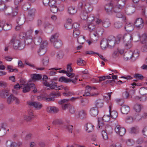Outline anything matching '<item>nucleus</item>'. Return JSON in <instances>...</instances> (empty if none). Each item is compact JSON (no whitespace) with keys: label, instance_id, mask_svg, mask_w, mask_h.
<instances>
[{"label":"nucleus","instance_id":"1","mask_svg":"<svg viewBox=\"0 0 147 147\" xmlns=\"http://www.w3.org/2000/svg\"><path fill=\"white\" fill-rule=\"evenodd\" d=\"M0 11H4L7 16L13 17L18 14V7L12 8L11 7L7 5L4 3H1L0 4Z\"/></svg>","mask_w":147,"mask_h":147},{"label":"nucleus","instance_id":"2","mask_svg":"<svg viewBox=\"0 0 147 147\" xmlns=\"http://www.w3.org/2000/svg\"><path fill=\"white\" fill-rule=\"evenodd\" d=\"M60 96L61 94L59 93L52 92L49 95H47L46 94H41L37 97V99L40 101L43 100L46 102H49L54 100V96Z\"/></svg>","mask_w":147,"mask_h":147},{"label":"nucleus","instance_id":"3","mask_svg":"<svg viewBox=\"0 0 147 147\" xmlns=\"http://www.w3.org/2000/svg\"><path fill=\"white\" fill-rule=\"evenodd\" d=\"M10 43L12 46L13 49L15 50H22L25 46L24 43L21 42L15 36L12 38L10 41Z\"/></svg>","mask_w":147,"mask_h":147},{"label":"nucleus","instance_id":"4","mask_svg":"<svg viewBox=\"0 0 147 147\" xmlns=\"http://www.w3.org/2000/svg\"><path fill=\"white\" fill-rule=\"evenodd\" d=\"M122 37L125 48L127 49L130 48L132 46L131 41L133 40L132 35L127 33L125 34Z\"/></svg>","mask_w":147,"mask_h":147},{"label":"nucleus","instance_id":"5","mask_svg":"<svg viewBox=\"0 0 147 147\" xmlns=\"http://www.w3.org/2000/svg\"><path fill=\"white\" fill-rule=\"evenodd\" d=\"M116 1V4L113 7L114 12H117L124 7L127 0H115Z\"/></svg>","mask_w":147,"mask_h":147},{"label":"nucleus","instance_id":"6","mask_svg":"<svg viewBox=\"0 0 147 147\" xmlns=\"http://www.w3.org/2000/svg\"><path fill=\"white\" fill-rule=\"evenodd\" d=\"M79 6L80 7L82 10H84L88 13L92 11L93 10L92 5L88 3H86L83 5L82 3L80 2L79 3Z\"/></svg>","mask_w":147,"mask_h":147},{"label":"nucleus","instance_id":"7","mask_svg":"<svg viewBox=\"0 0 147 147\" xmlns=\"http://www.w3.org/2000/svg\"><path fill=\"white\" fill-rule=\"evenodd\" d=\"M27 103L29 106L32 107L37 110L40 109L42 107L41 104L37 102L30 101L27 102Z\"/></svg>","mask_w":147,"mask_h":147},{"label":"nucleus","instance_id":"8","mask_svg":"<svg viewBox=\"0 0 147 147\" xmlns=\"http://www.w3.org/2000/svg\"><path fill=\"white\" fill-rule=\"evenodd\" d=\"M134 25L137 29H140L142 28L144 26L143 20L142 18L137 19L134 22Z\"/></svg>","mask_w":147,"mask_h":147},{"label":"nucleus","instance_id":"9","mask_svg":"<svg viewBox=\"0 0 147 147\" xmlns=\"http://www.w3.org/2000/svg\"><path fill=\"white\" fill-rule=\"evenodd\" d=\"M78 78L76 77H75L74 79L71 80L70 79L66 78L65 77L62 76L59 78V81L61 82H63L66 83L72 82L73 83L75 84Z\"/></svg>","mask_w":147,"mask_h":147},{"label":"nucleus","instance_id":"10","mask_svg":"<svg viewBox=\"0 0 147 147\" xmlns=\"http://www.w3.org/2000/svg\"><path fill=\"white\" fill-rule=\"evenodd\" d=\"M115 130L117 134L121 136L124 135L126 132L125 129L121 127L119 125H118L115 127Z\"/></svg>","mask_w":147,"mask_h":147},{"label":"nucleus","instance_id":"11","mask_svg":"<svg viewBox=\"0 0 147 147\" xmlns=\"http://www.w3.org/2000/svg\"><path fill=\"white\" fill-rule=\"evenodd\" d=\"M113 3L112 1L111 2L105 5V8L106 11L107 13L110 14L113 12H114L113 7Z\"/></svg>","mask_w":147,"mask_h":147},{"label":"nucleus","instance_id":"12","mask_svg":"<svg viewBox=\"0 0 147 147\" xmlns=\"http://www.w3.org/2000/svg\"><path fill=\"white\" fill-rule=\"evenodd\" d=\"M34 84L33 83L28 84H22L23 92L24 93H26L30 90V88L34 86Z\"/></svg>","mask_w":147,"mask_h":147},{"label":"nucleus","instance_id":"13","mask_svg":"<svg viewBox=\"0 0 147 147\" xmlns=\"http://www.w3.org/2000/svg\"><path fill=\"white\" fill-rule=\"evenodd\" d=\"M35 11L36 10L35 9H32L29 10L27 17V19L28 21H31L34 19Z\"/></svg>","mask_w":147,"mask_h":147},{"label":"nucleus","instance_id":"14","mask_svg":"<svg viewBox=\"0 0 147 147\" xmlns=\"http://www.w3.org/2000/svg\"><path fill=\"white\" fill-rule=\"evenodd\" d=\"M112 104L110 102L109 104V111L110 112V115H111V117L113 119H115L118 116V113L117 112L115 111H111V108L112 107Z\"/></svg>","mask_w":147,"mask_h":147},{"label":"nucleus","instance_id":"15","mask_svg":"<svg viewBox=\"0 0 147 147\" xmlns=\"http://www.w3.org/2000/svg\"><path fill=\"white\" fill-rule=\"evenodd\" d=\"M63 6L62 4L59 5L50 7V10L53 13H55L57 12L58 10H63Z\"/></svg>","mask_w":147,"mask_h":147},{"label":"nucleus","instance_id":"16","mask_svg":"<svg viewBox=\"0 0 147 147\" xmlns=\"http://www.w3.org/2000/svg\"><path fill=\"white\" fill-rule=\"evenodd\" d=\"M44 28L47 32L48 33H50L52 32L53 30L54 27L51 24L47 22L45 24Z\"/></svg>","mask_w":147,"mask_h":147},{"label":"nucleus","instance_id":"17","mask_svg":"<svg viewBox=\"0 0 147 147\" xmlns=\"http://www.w3.org/2000/svg\"><path fill=\"white\" fill-rule=\"evenodd\" d=\"M115 39L114 36H109L108 40L109 47L110 48L113 47L115 43Z\"/></svg>","mask_w":147,"mask_h":147},{"label":"nucleus","instance_id":"18","mask_svg":"<svg viewBox=\"0 0 147 147\" xmlns=\"http://www.w3.org/2000/svg\"><path fill=\"white\" fill-rule=\"evenodd\" d=\"M45 83V86L49 87L51 89H55L57 87V83L54 82L52 80L48 81L47 83Z\"/></svg>","mask_w":147,"mask_h":147},{"label":"nucleus","instance_id":"19","mask_svg":"<svg viewBox=\"0 0 147 147\" xmlns=\"http://www.w3.org/2000/svg\"><path fill=\"white\" fill-rule=\"evenodd\" d=\"M30 77L32 81L34 82L40 80L42 78V76L39 74H33L30 75Z\"/></svg>","mask_w":147,"mask_h":147},{"label":"nucleus","instance_id":"20","mask_svg":"<svg viewBox=\"0 0 147 147\" xmlns=\"http://www.w3.org/2000/svg\"><path fill=\"white\" fill-rule=\"evenodd\" d=\"M90 114L93 117H95L97 115L98 113V108L97 107H93L90 110Z\"/></svg>","mask_w":147,"mask_h":147},{"label":"nucleus","instance_id":"21","mask_svg":"<svg viewBox=\"0 0 147 147\" xmlns=\"http://www.w3.org/2000/svg\"><path fill=\"white\" fill-rule=\"evenodd\" d=\"M96 107L98 108H101L103 107L104 102L103 100L102 99H98L95 102Z\"/></svg>","mask_w":147,"mask_h":147},{"label":"nucleus","instance_id":"22","mask_svg":"<svg viewBox=\"0 0 147 147\" xmlns=\"http://www.w3.org/2000/svg\"><path fill=\"white\" fill-rule=\"evenodd\" d=\"M87 113L86 111L84 110H82L79 111L78 116H77V118H80L83 119L86 118Z\"/></svg>","mask_w":147,"mask_h":147},{"label":"nucleus","instance_id":"23","mask_svg":"<svg viewBox=\"0 0 147 147\" xmlns=\"http://www.w3.org/2000/svg\"><path fill=\"white\" fill-rule=\"evenodd\" d=\"M52 44L55 49H58L61 47L63 45V43L62 41L59 39L56 41Z\"/></svg>","mask_w":147,"mask_h":147},{"label":"nucleus","instance_id":"24","mask_svg":"<svg viewBox=\"0 0 147 147\" xmlns=\"http://www.w3.org/2000/svg\"><path fill=\"white\" fill-rule=\"evenodd\" d=\"M121 110L123 114H127L130 111V108L128 106L123 105L121 107Z\"/></svg>","mask_w":147,"mask_h":147},{"label":"nucleus","instance_id":"25","mask_svg":"<svg viewBox=\"0 0 147 147\" xmlns=\"http://www.w3.org/2000/svg\"><path fill=\"white\" fill-rule=\"evenodd\" d=\"M132 52L129 51L124 54L123 58L125 60H127L132 58Z\"/></svg>","mask_w":147,"mask_h":147},{"label":"nucleus","instance_id":"26","mask_svg":"<svg viewBox=\"0 0 147 147\" xmlns=\"http://www.w3.org/2000/svg\"><path fill=\"white\" fill-rule=\"evenodd\" d=\"M101 47L102 49L106 48L109 47L108 40L106 39H103L100 42Z\"/></svg>","mask_w":147,"mask_h":147},{"label":"nucleus","instance_id":"27","mask_svg":"<svg viewBox=\"0 0 147 147\" xmlns=\"http://www.w3.org/2000/svg\"><path fill=\"white\" fill-rule=\"evenodd\" d=\"M59 34L57 33H56L52 35L50 38V41L52 43L55 42L56 41L59 40L58 38Z\"/></svg>","mask_w":147,"mask_h":147},{"label":"nucleus","instance_id":"28","mask_svg":"<svg viewBox=\"0 0 147 147\" xmlns=\"http://www.w3.org/2000/svg\"><path fill=\"white\" fill-rule=\"evenodd\" d=\"M138 36L140 38V41L142 43H145L147 40V35L146 33H144L142 36H140L139 34Z\"/></svg>","mask_w":147,"mask_h":147},{"label":"nucleus","instance_id":"29","mask_svg":"<svg viewBox=\"0 0 147 147\" xmlns=\"http://www.w3.org/2000/svg\"><path fill=\"white\" fill-rule=\"evenodd\" d=\"M86 127V131L88 133L91 132L93 130L94 126L90 123H87Z\"/></svg>","mask_w":147,"mask_h":147},{"label":"nucleus","instance_id":"30","mask_svg":"<svg viewBox=\"0 0 147 147\" xmlns=\"http://www.w3.org/2000/svg\"><path fill=\"white\" fill-rule=\"evenodd\" d=\"M47 111L48 112L52 113H57L59 111L58 108L54 107H48L47 109Z\"/></svg>","mask_w":147,"mask_h":147},{"label":"nucleus","instance_id":"31","mask_svg":"<svg viewBox=\"0 0 147 147\" xmlns=\"http://www.w3.org/2000/svg\"><path fill=\"white\" fill-rule=\"evenodd\" d=\"M6 145L7 147H16V142L10 140L6 141Z\"/></svg>","mask_w":147,"mask_h":147},{"label":"nucleus","instance_id":"32","mask_svg":"<svg viewBox=\"0 0 147 147\" xmlns=\"http://www.w3.org/2000/svg\"><path fill=\"white\" fill-rule=\"evenodd\" d=\"M82 11L81 12L80 14V17L83 20H86L87 19L88 16V12L84 10H82Z\"/></svg>","mask_w":147,"mask_h":147},{"label":"nucleus","instance_id":"33","mask_svg":"<svg viewBox=\"0 0 147 147\" xmlns=\"http://www.w3.org/2000/svg\"><path fill=\"white\" fill-rule=\"evenodd\" d=\"M49 58L47 56L44 57L42 60L43 65L45 66H47L49 63Z\"/></svg>","mask_w":147,"mask_h":147},{"label":"nucleus","instance_id":"34","mask_svg":"<svg viewBox=\"0 0 147 147\" xmlns=\"http://www.w3.org/2000/svg\"><path fill=\"white\" fill-rule=\"evenodd\" d=\"M92 90V87L88 85L86 87V90L85 93L83 94V96H89L90 95V92Z\"/></svg>","mask_w":147,"mask_h":147},{"label":"nucleus","instance_id":"35","mask_svg":"<svg viewBox=\"0 0 147 147\" xmlns=\"http://www.w3.org/2000/svg\"><path fill=\"white\" fill-rule=\"evenodd\" d=\"M119 11L118 12H115L117 13L116 14V17L118 18H122L123 21L125 22L126 19L125 16L121 12H120Z\"/></svg>","mask_w":147,"mask_h":147},{"label":"nucleus","instance_id":"36","mask_svg":"<svg viewBox=\"0 0 147 147\" xmlns=\"http://www.w3.org/2000/svg\"><path fill=\"white\" fill-rule=\"evenodd\" d=\"M85 37L82 35H80L77 37V41L78 43L80 44H83L85 41Z\"/></svg>","mask_w":147,"mask_h":147},{"label":"nucleus","instance_id":"37","mask_svg":"<svg viewBox=\"0 0 147 147\" xmlns=\"http://www.w3.org/2000/svg\"><path fill=\"white\" fill-rule=\"evenodd\" d=\"M102 24L105 28H107L110 25V23L109 20H103L102 22Z\"/></svg>","mask_w":147,"mask_h":147},{"label":"nucleus","instance_id":"38","mask_svg":"<svg viewBox=\"0 0 147 147\" xmlns=\"http://www.w3.org/2000/svg\"><path fill=\"white\" fill-rule=\"evenodd\" d=\"M139 92L142 95L147 94V87H143L140 88L139 90Z\"/></svg>","mask_w":147,"mask_h":147},{"label":"nucleus","instance_id":"39","mask_svg":"<svg viewBox=\"0 0 147 147\" xmlns=\"http://www.w3.org/2000/svg\"><path fill=\"white\" fill-rule=\"evenodd\" d=\"M59 2H58L57 0H50V2L49 5L50 7L52 6H54L57 5H59Z\"/></svg>","mask_w":147,"mask_h":147},{"label":"nucleus","instance_id":"40","mask_svg":"<svg viewBox=\"0 0 147 147\" xmlns=\"http://www.w3.org/2000/svg\"><path fill=\"white\" fill-rule=\"evenodd\" d=\"M139 131V128L138 126H135L131 128L130 133L131 134H136Z\"/></svg>","mask_w":147,"mask_h":147},{"label":"nucleus","instance_id":"41","mask_svg":"<svg viewBox=\"0 0 147 147\" xmlns=\"http://www.w3.org/2000/svg\"><path fill=\"white\" fill-rule=\"evenodd\" d=\"M64 127L66 129L68 132L72 133L73 131V126L68 124L64 125Z\"/></svg>","mask_w":147,"mask_h":147},{"label":"nucleus","instance_id":"42","mask_svg":"<svg viewBox=\"0 0 147 147\" xmlns=\"http://www.w3.org/2000/svg\"><path fill=\"white\" fill-rule=\"evenodd\" d=\"M4 124H2L1 125L0 127V135L2 136L5 134L6 130L4 127Z\"/></svg>","mask_w":147,"mask_h":147},{"label":"nucleus","instance_id":"43","mask_svg":"<svg viewBox=\"0 0 147 147\" xmlns=\"http://www.w3.org/2000/svg\"><path fill=\"white\" fill-rule=\"evenodd\" d=\"M76 10L75 8L72 6L69 7L68 9V11L69 14H74L76 12Z\"/></svg>","mask_w":147,"mask_h":147},{"label":"nucleus","instance_id":"44","mask_svg":"<svg viewBox=\"0 0 147 147\" xmlns=\"http://www.w3.org/2000/svg\"><path fill=\"white\" fill-rule=\"evenodd\" d=\"M136 8V7L134 6H132L127 9V12L128 14H131L135 12Z\"/></svg>","mask_w":147,"mask_h":147},{"label":"nucleus","instance_id":"45","mask_svg":"<svg viewBox=\"0 0 147 147\" xmlns=\"http://www.w3.org/2000/svg\"><path fill=\"white\" fill-rule=\"evenodd\" d=\"M14 96L12 94H11L7 98V102L8 104H11L13 101Z\"/></svg>","mask_w":147,"mask_h":147},{"label":"nucleus","instance_id":"46","mask_svg":"<svg viewBox=\"0 0 147 147\" xmlns=\"http://www.w3.org/2000/svg\"><path fill=\"white\" fill-rule=\"evenodd\" d=\"M125 28L127 31H131L133 30V27L131 24H126L125 25Z\"/></svg>","mask_w":147,"mask_h":147},{"label":"nucleus","instance_id":"47","mask_svg":"<svg viewBox=\"0 0 147 147\" xmlns=\"http://www.w3.org/2000/svg\"><path fill=\"white\" fill-rule=\"evenodd\" d=\"M11 25L8 23L5 24L2 27V28L5 30L7 31L10 30L11 28Z\"/></svg>","mask_w":147,"mask_h":147},{"label":"nucleus","instance_id":"48","mask_svg":"<svg viewBox=\"0 0 147 147\" xmlns=\"http://www.w3.org/2000/svg\"><path fill=\"white\" fill-rule=\"evenodd\" d=\"M63 123V121L62 120L56 119L53 121L52 123L54 125H58L61 124Z\"/></svg>","mask_w":147,"mask_h":147},{"label":"nucleus","instance_id":"49","mask_svg":"<svg viewBox=\"0 0 147 147\" xmlns=\"http://www.w3.org/2000/svg\"><path fill=\"white\" fill-rule=\"evenodd\" d=\"M9 95L8 91L7 90H3L0 94L1 96L3 98H5Z\"/></svg>","mask_w":147,"mask_h":147},{"label":"nucleus","instance_id":"50","mask_svg":"<svg viewBox=\"0 0 147 147\" xmlns=\"http://www.w3.org/2000/svg\"><path fill=\"white\" fill-rule=\"evenodd\" d=\"M80 31L78 30H74L73 35L74 37L77 38L80 35Z\"/></svg>","mask_w":147,"mask_h":147},{"label":"nucleus","instance_id":"51","mask_svg":"<svg viewBox=\"0 0 147 147\" xmlns=\"http://www.w3.org/2000/svg\"><path fill=\"white\" fill-rule=\"evenodd\" d=\"M134 109L136 112H140L141 109V105L140 104H136L134 107Z\"/></svg>","mask_w":147,"mask_h":147},{"label":"nucleus","instance_id":"52","mask_svg":"<svg viewBox=\"0 0 147 147\" xmlns=\"http://www.w3.org/2000/svg\"><path fill=\"white\" fill-rule=\"evenodd\" d=\"M47 51V49H41L40 48L39 51H38V53L40 56H42L46 53Z\"/></svg>","mask_w":147,"mask_h":147},{"label":"nucleus","instance_id":"53","mask_svg":"<svg viewBox=\"0 0 147 147\" xmlns=\"http://www.w3.org/2000/svg\"><path fill=\"white\" fill-rule=\"evenodd\" d=\"M24 22V20L23 18L19 17L17 19V23L19 25H22Z\"/></svg>","mask_w":147,"mask_h":147},{"label":"nucleus","instance_id":"54","mask_svg":"<svg viewBox=\"0 0 147 147\" xmlns=\"http://www.w3.org/2000/svg\"><path fill=\"white\" fill-rule=\"evenodd\" d=\"M88 28L89 31L91 32L94 30L95 26L93 24H90L88 25Z\"/></svg>","mask_w":147,"mask_h":147},{"label":"nucleus","instance_id":"55","mask_svg":"<svg viewBox=\"0 0 147 147\" xmlns=\"http://www.w3.org/2000/svg\"><path fill=\"white\" fill-rule=\"evenodd\" d=\"M123 24L122 22L119 21L116 22L114 24V27L117 28H121Z\"/></svg>","mask_w":147,"mask_h":147},{"label":"nucleus","instance_id":"56","mask_svg":"<svg viewBox=\"0 0 147 147\" xmlns=\"http://www.w3.org/2000/svg\"><path fill=\"white\" fill-rule=\"evenodd\" d=\"M34 41L36 44H40L42 41V39L40 36H38L34 39Z\"/></svg>","mask_w":147,"mask_h":147},{"label":"nucleus","instance_id":"57","mask_svg":"<svg viewBox=\"0 0 147 147\" xmlns=\"http://www.w3.org/2000/svg\"><path fill=\"white\" fill-rule=\"evenodd\" d=\"M48 45V42L46 41H43L41 45L40 48L41 49H46L47 50V47Z\"/></svg>","mask_w":147,"mask_h":147},{"label":"nucleus","instance_id":"58","mask_svg":"<svg viewBox=\"0 0 147 147\" xmlns=\"http://www.w3.org/2000/svg\"><path fill=\"white\" fill-rule=\"evenodd\" d=\"M108 134V133L106 132L104 130H103L102 131V136L104 139L106 140L108 139V137L107 135Z\"/></svg>","mask_w":147,"mask_h":147},{"label":"nucleus","instance_id":"59","mask_svg":"<svg viewBox=\"0 0 147 147\" xmlns=\"http://www.w3.org/2000/svg\"><path fill=\"white\" fill-rule=\"evenodd\" d=\"M69 100V99H64L60 100L58 102L59 104L63 105L65 104H67V102Z\"/></svg>","mask_w":147,"mask_h":147},{"label":"nucleus","instance_id":"60","mask_svg":"<svg viewBox=\"0 0 147 147\" xmlns=\"http://www.w3.org/2000/svg\"><path fill=\"white\" fill-rule=\"evenodd\" d=\"M139 55V54L137 51H134V53H132V58H134V59H136Z\"/></svg>","mask_w":147,"mask_h":147},{"label":"nucleus","instance_id":"61","mask_svg":"<svg viewBox=\"0 0 147 147\" xmlns=\"http://www.w3.org/2000/svg\"><path fill=\"white\" fill-rule=\"evenodd\" d=\"M106 132L108 134H111L112 132V129L110 126H108L105 127V130Z\"/></svg>","mask_w":147,"mask_h":147},{"label":"nucleus","instance_id":"62","mask_svg":"<svg viewBox=\"0 0 147 147\" xmlns=\"http://www.w3.org/2000/svg\"><path fill=\"white\" fill-rule=\"evenodd\" d=\"M146 96L140 97L139 96H136L135 97V99L137 100H140V101H144L146 100Z\"/></svg>","mask_w":147,"mask_h":147},{"label":"nucleus","instance_id":"63","mask_svg":"<svg viewBox=\"0 0 147 147\" xmlns=\"http://www.w3.org/2000/svg\"><path fill=\"white\" fill-rule=\"evenodd\" d=\"M102 119L105 122H107L110 120V117L108 115H104L102 117Z\"/></svg>","mask_w":147,"mask_h":147},{"label":"nucleus","instance_id":"64","mask_svg":"<svg viewBox=\"0 0 147 147\" xmlns=\"http://www.w3.org/2000/svg\"><path fill=\"white\" fill-rule=\"evenodd\" d=\"M80 24L77 23H75L72 25V28L74 30H78L79 28Z\"/></svg>","mask_w":147,"mask_h":147}]
</instances>
